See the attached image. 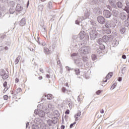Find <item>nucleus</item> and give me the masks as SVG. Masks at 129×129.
Returning a JSON list of instances; mask_svg holds the SVG:
<instances>
[{
  "mask_svg": "<svg viewBox=\"0 0 129 129\" xmlns=\"http://www.w3.org/2000/svg\"><path fill=\"white\" fill-rule=\"evenodd\" d=\"M79 37L78 35H74L73 36V42L72 45L74 48H80V47L82 46L83 43L81 42H78L80 40H82L85 38V32L84 31H81L79 33Z\"/></svg>",
  "mask_w": 129,
  "mask_h": 129,
  "instance_id": "obj_1",
  "label": "nucleus"
},
{
  "mask_svg": "<svg viewBox=\"0 0 129 129\" xmlns=\"http://www.w3.org/2000/svg\"><path fill=\"white\" fill-rule=\"evenodd\" d=\"M83 10L85 11L84 17H80V18H78L77 20L76 21L75 23L76 25H79V23H81L83 20H85L86 19H88L90 16L89 12L86 8H83Z\"/></svg>",
  "mask_w": 129,
  "mask_h": 129,
  "instance_id": "obj_2",
  "label": "nucleus"
},
{
  "mask_svg": "<svg viewBox=\"0 0 129 129\" xmlns=\"http://www.w3.org/2000/svg\"><path fill=\"white\" fill-rule=\"evenodd\" d=\"M89 35L91 40H94L96 39L97 35H98V33L96 32L95 28H92L89 29Z\"/></svg>",
  "mask_w": 129,
  "mask_h": 129,
  "instance_id": "obj_3",
  "label": "nucleus"
},
{
  "mask_svg": "<svg viewBox=\"0 0 129 129\" xmlns=\"http://www.w3.org/2000/svg\"><path fill=\"white\" fill-rule=\"evenodd\" d=\"M89 51H90V48L89 46L81 47L79 50V52L81 53V54H88Z\"/></svg>",
  "mask_w": 129,
  "mask_h": 129,
  "instance_id": "obj_4",
  "label": "nucleus"
},
{
  "mask_svg": "<svg viewBox=\"0 0 129 129\" xmlns=\"http://www.w3.org/2000/svg\"><path fill=\"white\" fill-rule=\"evenodd\" d=\"M105 26L106 28L108 29H113L115 28V23H114L112 21L109 20L108 21H106L105 23Z\"/></svg>",
  "mask_w": 129,
  "mask_h": 129,
  "instance_id": "obj_5",
  "label": "nucleus"
},
{
  "mask_svg": "<svg viewBox=\"0 0 129 129\" xmlns=\"http://www.w3.org/2000/svg\"><path fill=\"white\" fill-rule=\"evenodd\" d=\"M0 76L2 77V79L6 80L9 78V73H7L5 70H2L0 72Z\"/></svg>",
  "mask_w": 129,
  "mask_h": 129,
  "instance_id": "obj_6",
  "label": "nucleus"
},
{
  "mask_svg": "<svg viewBox=\"0 0 129 129\" xmlns=\"http://www.w3.org/2000/svg\"><path fill=\"white\" fill-rule=\"evenodd\" d=\"M96 48L97 49L96 51L97 53L100 54V53H101V51L105 49V46H104V44H101V45H96Z\"/></svg>",
  "mask_w": 129,
  "mask_h": 129,
  "instance_id": "obj_7",
  "label": "nucleus"
},
{
  "mask_svg": "<svg viewBox=\"0 0 129 129\" xmlns=\"http://www.w3.org/2000/svg\"><path fill=\"white\" fill-rule=\"evenodd\" d=\"M103 15L104 17H105V18H107V19H108L109 18H110V17H111L112 14L110 11L107 10H105L103 12Z\"/></svg>",
  "mask_w": 129,
  "mask_h": 129,
  "instance_id": "obj_8",
  "label": "nucleus"
},
{
  "mask_svg": "<svg viewBox=\"0 0 129 129\" xmlns=\"http://www.w3.org/2000/svg\"><path fill=\"white\" fill-rule=\"evenodd\" d=\"M75 63L76 66L79 67V68H82V67H83V63L82 62L81 59L75 60Z\"/></svg>",
  "mask_w": 129,
  "mask_h": 129,
  "instance_id": "obj_9",
  "label": "nucleus"
},
{
  "mask_svg": "<svg viewBox=\"0 0 129 129\" xmlns=\"http://www.w3.org/2000/svg\"><path fill=\"white\" fill-rule=\"evenodd\" d=\"M97 21L99 24L103 25L105 23V19L103 16H100L97 17Z\"/></svg>",
  "mask_w": 129,
  "mask_h": 129,
  "instance_id": "obj_10",
  "label": "nucleus"
},
{
  "mask_svg": "<svg viewBox=\"0 0 129 129\" xmlns=\"http://www.w3.org/2000/svg\"><path fill=\"white\" fill-rule=\"evenodd\" d=\"M94 13L95 14V15H100L101 14H102V11H101V9L98 7L95 8L93 10Z\"/></svg>",
  "mask_w": 129,
  "mask_h": 129,
  "instance_id": "obj_11",
  "label": "nucleus"
},
{
  "mask_svg": "<svg viewBox=\"0 0 129 129\" xmlns=\"http://www.w3.org/2000/svg\"><path fill=\"white\" fill-rule=\"evenodd\" d=\"M102 39L103 42L104 43H108L109 42H110V41H111L110 37L107 35H104V36H103Z\"/></svg>",
  "mask_w": 129,
  "mask_h": 129,
  "instance_id": "obj_12",
  "label": "nucleus"
},
{
  "mask_svg": "<svg viewBox=\"0 0 129 129\" xmlns=\"http://www.w3.org/2000/svg\"><path fill=\"white\" fill-rule=\"evenodd\" d=\"M24 10V8L23 7V5L21 4H17L16 7L15 8V10L16 12H22Z\"/></svg>",
  "mask_w": 129,
  "mask_h": 129,
  "instance_id": "obj_13",
  "label": "nucleus"
},
{
  "mask_svg": "<svg viewBox=\"0 0 129 129\" xmlns=\"http://www.w3.org/2000/svg\"><path fill=\"white\" fill-rule=\"evenodd\" d=\"M124 26L126 27L127 29L129 28V14L127 15V19L124 21Z\"/></svg>",
  "mask_w": 129,
  "mask_h": 129,
  "instance_id": "obj_14",
  "label": "nucleus"
},
{
  "mask_svg": "<svg viewBox=\"0 0 129 129\" xmlns=\"http://www.w3.org/2000/svg\"><path fill=\"white\" fill-rule=\"evenodd\" d=\"M103 32L105 35H109V34H111V29L110 28H106L103 30Z\"/></svg>",
  "mask_w": 129,
  "mask_h": 129,
  "instance_id": "obj_15",
  "label": "nucleus"
},
{
  "mask_svg": "<svg viewBox=\"0 0 129 129\" xmlns=\"http://www.w3.org/2000/svg\"><path fill=\"white\" fill-rule=\"evenodd\" d=\"M112 12V15L114 17H117V16H118V9L117 8L116 9H113Z\"/></svg>",
  "mask_w": 129,
  "mask_h": 129,
  "instance_id": "obj_16",
  "label": "nucleus"
},
{
  "mask_svg": "<svg viewBox=\"0 0 129 129\" xmlns=\"http://www.w3.org/2000/svg\"><path fill=\"white\" fill-rule=\"evenodd\" d=\"M44 53L46 55H50V54L52 53V51H51V50H49L47 47H44Z\"/></svg>",
  "mask_w": 129,
  "mask_h": 129,
  "instance_id": "obj_17",
  "label": "nucleus"
},
{
  "mask_svg": "<svg viewBox=\"0 0 129 129\" xmlns=\"http://www.w3.org/2000/svg\"><path fill=\"white\" fill-rule=\"evenodd\" d=\"M80 115H81V111H78L77 112V113L75 115V121H77L78 120V118L80 117Z\"/></svg>",
  "mask_w": 129,
  "mask_h": 129,
  "instance_id": "obj_18",
  "label": "nucleus"
},
{
  "mask_svg": "<svg viewBox=\"0 0 129 129\" xmlns=\"http://www.w3.org/2000/svg\"><path fill=\"white\" fill-rule=\"evenodd\" d=\"M19 25H20V26H21L22 27H24V26L26 25V18H22L20 21Z\"/></svg>",
  "mask_w": 129,
  "mask_h": 129,
  "instance_id": "obj_19",
  "label": "nucleus"
},
{
  "mask_svg": "<svg viewBox=\"0 0 129 129\" xmlns=\"http://www.w3.org/2000/svg\"><path fill=\"white\" fill-rule=\"evenodd\" d=\"M125 4L127 6H125L124 7V10L126 11V12L127 13V14H129V2H128V1H125Z\"/></svg>",
  "mask_w": 129,
  "mask_h": 129,
  "instance_id": "obj_20",
  "label": "nucleus"
},
{
  "mask_svg": "<svg viewBox=\"0 0 129 129\" xmlns=\"http://www.w3.org/2000/svg\"><path fill=\"white\" fill-rule=\"evenodd\" d=\"M53 115L54 117H59L60 116V113L59 112V111L57 110H55L53 112Z\"/></svg>",
  "mask_w": 129,
  "mask_h": 129,
  "instance_id": "obj_21",
  "label": "nucleus"
},
{
  "mask_svg": "<svg viewBox=\"0 0 129 129\" xmlns=\"http://www.w3.org/2000/svg\"><path fill=\"white\" fill-rule=\"evenodd\" d=\"M9 5L11 7V8H15V7H16V5H17V4L16 3V2L15 1H10Z\"/></svg>",
  "mask_w": 129,
  "mask_h": 129,
  "instance_id": "obj_22",
  "label": "nucleus"
},
{
  "mask_svg": "<svg viewBox=\"0 0 129 129\" xmlns=\"http://www.w3.org/2000/svg\"><path fill=\"white\" fill-rule=\"evenodd\" d=\"M116 7L118 8V9H122V3L120 2H118L116 3Z\"/></svg>",
  "mask_w": 129,
  "mask_h": 129,
  "instance_id": "obj_23",
  "label": "nucleus"
},
{
  "mask_svg": "<svg viewBox=\"0 0 129 129\" xmlns=\"http://www.w3.org/2000/svg\"><path fill=\"white\" fill-rule=\"evenodd\" d=\"M38 115L40 117H44V116H45V112H44L43 110H40Z\"/></svg>",
  "mask_w": 129,
  "mask_h": 129,
  "instance_id": "obj_24",
  "label": "nucleus"
},
{
  "mask_svg": "<svg viewBox=\"0 0 129 129\" xmlns=\"http://www.w3.org/2000/svg\"><path fill=\"white\" fill-rule=\"evenodd\" d=\"M51 121H52V123L54 124H56L58 121V118L56 117H54L52 118Z\"/></svg>",
  "mask_w": 129,
  "mask_h": 129,
  "instance_id": "obj_25",
  "label": "nucleus"
},
{
  "mask_svg": "<svg viewBox=\"0 0 129 129\" xmlns=\"http://www.w3.org/2000/svg\"><path fill=\"white\" fill-rule=\"evenodd\" d=\"M103 42V38H99L97 40V43L99 44V46H101V45H103L102 43Z\"/></svg>",
  "mask_w": 129,
  "mask_h": 129,
  "instance_id": "obj_26",
  "label": "nucleus"
},
{
  "mask_svg": "<svg viewBox=\"0 0 129 129\" xmlns=\"http://www.w3.org/2000/svg\"><path fill=\"white\" fill-rule=\"evenodd\" d=\"M20 59H21V55H18L15 61V65H17V64L20 62Z\"/></svg>",
  "mask_w": 129,
  "mask_h": 129,
  "instance_id": "obj_27",
  "label": "nucleus"
},
{
  "mask_svg": "<svg viewBox=\"0 0 129 129\" xmlns=\"http://www.w3.org/2000/svg\"><path fill=\"white\" fill-rule=\"evenodd\" d=\"M112 77V73H109L106 77V79H110Z\"/></svg>",
  "mask_w": 129,
  "mask_h": 129,
  "instance_id": "obj_28",
  "label": "nucleus"
},
{
  "mask_svg": "<svg viewBox=\"0 0 129 129\" xmlns=\"http://www.w3.org/2000/svg\"><path fill=\"white\" fill-rule=\"evenodd\" d=\"M109 3L110 4L113 8H116V5L115 4H113V1L112 0H109Z\"/></svg>",
  "mask_w": 129,
  "mask_h": 129,
  "instance_id": "obj_29",
  "label": "nucleus"
},
{
  "mask_svg": "<svg viewBox=\"0 0 129 129\" xmlns=\"http://www.w3.org/2000/svg\"><path fill=\"white\" fill-rule=\"evenodd\" d=\"M120 32L121 34H124L125 33V27H121Z\"/></svg>",
  "mask_w": 129,
  "mask_h": 129,
  "instance_id": "obj_30",
  "label": "nucleus"
},
{
  "mask_svg": "<svg viewBox=\"0 0 129 129\" xmlns=\"http://www.w3.org/2000/svg\"><path fill=\"white\" fill-rule=\"evenodd\" d=\"M39 127H40V126H39V125H38L36 124H34L32 125V129H39Z\"/></svg>",
  "mask_w": 129,
  "mask_h": 129,
  "instance_id": "obj_31",
  "label": "nucleus"
},
{
  "mask_svg": "<svg viewBox=\"0 0 129 129\" xmlns=\"http://www.w3.org/2000/svg\"><path fill=\"white\" fill-rule=\"evenodd\" d=\"M74 71L76 75H79V74H80V70L79 69H74Z\"/></svg>",
  "mask_w": 129,
  "mask_h": 129,
  "instance_id": "obj_32",
  "label": "nucleus"
},
{
  "mask_svg": "<svg viewBox=\"0 0 129 129\" xmlns=\"http://www.w3.org/2000/svg\"><path fill=\"white\" fill-rule=\"evenodd\" d=\"M121 19L123 20H125L126 19H127V16L125 14H122L121 15Z\"/></svg>",
  "mask_w": 129,
  "mask_h": 129,
  "instance_id": "obj_33",
  "label": "nucleus"
},
{
  "mask_svg": "<svg viewBox=\"0 0 129 129\" xmlns=\"http://www.w3.org/2000/svg\"><path fill=\"white\" fill-rule=\"evenodd\" d=\"M16 10H15V8H10L9 10V13L10 14H14Z\"/></svg>",
  "mask_w": 129,
  "mask_h": 129,
  "instance_id": "obj_34",
  "label": "nucleus"
},
{
  "mask_svg": "<svg viewBox=\"0 0 129 129\" xmlns=\"http://www.w3.org/2000/svg\"><path fill=\"white\" fill-rule=\"evenodd\" d=\"M47 98L49 100H51V99H52V98H53V95L51 94H48L47 95Z\"/></svg>",
  "mask_w": 129,
  "mask_h": 129,
  "instance_id": "obj_35",
  "label": "nucleus"
},
{
  "mask_svg": "<svg viewBox=\"0 0 129 129\" xmlns=\"http://www.w3.org/2000/svg\"><path fill=\"white\" fill-rule=\"evenodd\" d=\"M118 44H119L118 41H117L116 40H114L113 41L112 45H114V46H117V45H118Z\"/></svg>",
  "mask_w": 129,
  "mask_h": 129,
  "instance_id": "obj_36",
  "label": "nucleus"
},
{
  "mask_svg": "<svg viewBox=\"0 0 129 129\" xmlns=\"http://www.w3.org/2000/svg\"><path fill=\"white\" fill-rule=\"evenodd\" d=\"M47 8H48L49 10H51V9H52V2H48L47 4Z\"/></svg>",
  "mask_w": 129,
  "mask_h": 129,
  "instance_id": "obj_37",
  "label": "nucleus"
},
{
  "mask_svg": "<svg viewBox=\"0 0 129 129\" xmlns=\"http://www.w3.org/2000/svg\"><path fill=\"white\" fill-rule=\"evenodd\" d=\"M91 57L93 61H95V60L97 59V57H96L95 54H92Z\"/></svg>",
  "mask_w": 129,
  "mask_h": 129,
  "instance_id": "obj_38",
  "label": "nucleus"
},
{
  "mask_svg": "<svg viewBox=\"0 0 129 129\" xmlns=\"http://www.w3.org/2000/svg\"><path fill=\"white\" fill-rule=\"evenodd\" d=\"M82 58H83V61L84 62H86L87 61H89V59H88V58H87V57L83 56Z\"/></svg>",
  "mask_w": 129,
  "mask_h": 129,
  "instance_id": "obj_39",
  "label": "nucleus"
},
{
  "mask_svg": "<svg viewBox=\"0 0 129 129\" xmlns=\"http://www.w3.org/2000/svg\"><path fill=\"white\" fill-rule=\"evenodd\" d=\"M47 123L49 126H51L52 125V123H53V122L52 121V120L51 119H48L47 120Z\"/></svg>",
  "mask_w": 129,
  "mask_h": 129,
  "instance_id": "obj_40",
  "label": "nucleus"
},
{
  "mask_svg": "<svg viewBox=\"0 0 129 129\" xmlns=\"http://www.w3.org/2000/svg\"><path fill=\"white\" fill-rule=\"evenodd\" d=\"M73 104V103H72V102L71 101V100L69 101V103H68V105L70 107V108H72V105Z\"/></svg>",
  "mask_w": 129,
  "mask_h": 129,
  "instance_id": "obj_41",
  "label": "nucleus"
},
{
  "mask_svg": "<svg viewBox=\"0 0 129 129\" xmlns=\"http://www.w3.org/2000/svg\"><path fill=\"white\" fill-rule=\"evenodd\" d=\"M66 68L67 70H68V71H69V72H70V71H71H71L74 70V69H72V68H70V67H68V66H67V67H66Z\"/></svg>",
  "mask_w": 129,
  "mask_h": 129,
  "instance_id": "obj_42",
  "label": "nucleus"
},
{
  "mask_svg": "<svg viewBox=\"0 0 129 129\" xmlns=\"http://www.w3.org/2000/svg\"><path fill=\"white\" fill-rule=\"evenodd\" d=\"M126 67H124L122 68V69L121 70V72L122 73V74H124L126 70Z\"/></svg>",
  "mask_w": 129,
  "mask_h": 129,
  "instance_id": "obj_43",
  "label": "nucleus"
},
{
  "mask_svg": "<svg viewBox=\"0 0 129 129\" xmlns=\"http://www.w3.org/2000/svg\"><path fill=\"white\" fill-rule=\"evenodd\" d=\"M84 65L85 66H89V60H88L87 61H85L84 62Z\"/></svg>",
  "mask_w": 129,
  "mask_h": 129,
  "instance_id": "obj_44",
  "label": "nucleus"
},
{
  "mask_svg": "<svg viewBox=\"0 0 129 129\" xmlns=\"http://www.w3.org/2000/svg\"><path fill=\"white\" fill-rule=\"evenodd\" d=\"M77 122L76 121L74 122L73 123H71L70 125V128H72L73 127V125L75 124H76Z\"/></svg>",
  "mask_w": 129,
  "mask_h": 129,
  "instance_id": "obj_45",
  "label": "nucleus"
},
{
  "mask_svg": "<svg viewBox=\"0 0 129 129\" xmlns=\"http://www.w3.org/2000/svg\"><path fill=\"white\" fill-rule=\"evenodd\" d=\"M41 32H42V34H45V33H46V28L42 27Z\"/></svg>",
  "mask_w": 129,
  "mask_h": 129,
  "instance_id": "obj_46",
  "label": "nucleus"
},
{
  "mask_svg": "<svg viewBox=\"0 0 129 129\" xmlns=\"http://www.w3.org/2000/svg\"><path fill=\"white\" fill-rule=\"evenodd\" d=\"M98 2V0H93L92 2V4H93V5H97Z\"/></svg>",
  "mask_w": 129,
  "mask_h": 129,
  "instance_id": "obj_47",
  "label": "nucleus"
},
{
  "mask_svg": "<svg viewBox=\"0 0 129 129\" xmlns=\"http://www.w3.org/2000/svg\"><path fill=\"white\" fill-rule=\"evenodd\" d=\"M21 91H22V89L19 88L18 89H17L16 91V93L17 94H18V93H20V92H21Z\"/></svg>",
  "mask_w": 129,
  "mask_h": 129,
  "instance_id": "obj_48",
  "label": "nucleus"
},
{
  "mask_svg": "<svg viewBox=\"0 0 129 129\" xmlns=\"http://www.w3.org/2000/svg\"><path fill=\"white\" fill-rule=\"evenodd\" d=\"M11 44V40H9L6 43V45H7V46H8V47H10V44Z\"/></svg>",
  "mask_w": 129,
  "mask_h": 129,
  "instance_id": "obj_49",
  "label": "nucleus"
},
{
  "mask_svg": "<svg viewBox=\"0 0 129 129\" xmlns=\"http://www.w3.org/2000/svg\"><path fill=\"white\" fill-rule=\"evenodd\" d=\"M36 42L39 44V45H41V41H40V40L39 39V37H37V39H36Z\"/></svg>",
  "mask_w": 129,
  "mask_h": 129,
  "instance_id": "obj_50",
  "label": "nucleus"
},
{
  "mask_svg": "<svg viewBox=\"0 0 129 129\" xmlns=\"http://www.w3.org/2000/svg\"><path fill=\"white\" fill-rule=\"evenodd\" d=\"M57 63L60 66L61 65V61L60 60V59L59 58H57Z\"/></svg>",
  "mask_w": 129,
  "mask_h": 129,
  "instance_id": "obj_51",
  "label": "nucleus"
},
{
  "mask_svg": "<svg viewBox=\"0 0 129 129\" xmlns=\"http://www.w3.org/2000/svg\"><path fill=\"white\" fill-rule=\"evenodd\" d=\"M43 8H44V6L43 5H40L38 6V9H39L40 11H43Z\"/></svg>",
  "mask_w": 129,
  "mask_h": 129,
  "instance_id": "obj_52",
  "label": "nucleus"
},
{
  "mask_svg": "<svg viewBox=\"0 0 129 129\" xmlns=\"http://www.w3.org/2000/svg\"><path fill=\"white\" fill-rule=\"evenodd\" d=\"M116 83H114L112 86H111V88H112V89H114V88H115V87H116Z\"/></svg>",
  "mask_w": 129,
  "mask_h": 129,
  "instance_id": "obj_53",
  "label": "nucleus"
},
{
  "mask_svg": "<svg viewBox=\"0 0 129 129\" xmlns=\"http://www.w3.org/2000/svg\"><path fill=\"white\" fill-rule=\"evenodd\" d=\"M78 54V53H73L71 54V57H75V56H77Z\"/></svg>",
  "mask_w": 129,
  "mask_h": 129,
  "instance_id": "obj_54",
  "label": "nucleus"
},
{
  "mask_svg": "<svg viewBox=\"0 0 129 129\" xmlns=\"http://www.w3.org/2000/svg\"><path fill=\"white\" fill-rule=\"evenodd\" d=\"M4 87H7L8 86V82L7 81H5L3 84Z\"/></svg>",
  "mask_w": 129,
  "mask_h": 129,
  "instance_id": "obj_55",
  "label": "nucleus"
},
{
  "mask_svg": "<svg viewBox=\"0 0 129 129\" xmlns=\"http://www.w3.org/2000/svg\"><path fill=\"white\" fill-rule=\"evenodd\" d=\"M1 38L2 39H5V38H7V35L6 34H3L1 36Z\"/></svg>",
  "mask_w": 129,
  "mask_h": 129,
  "instance_id": "obj_56",
  "label": "nucleus"
},
{
  "mask_svg": "<svg viewBox=\"0 0 129 129\" xmlns=\"http://www.w3.org/2000/svg\"><path fill=\"white\" fill-rule=\"evenodd\" d=\"M9 99V97L8 96V95H5L4 96V99H5V100H8V99Z\"/></svg>",
  "mask_w": 129,
  "mask_h": 129,
  "instance_id": "obj_57",
  "label": "nucleus"
},
{
  "mask_svg": "<svg viewBox=\"0 0 129 129\" xmlns=\"http://www.w3.org/2000/svg\"><path fill=\"white\" fill-rule=\"evenodd\" d=\"M4 17H5V14L0 11V18H3Z\"/></svg>",
  "mask_w": 129,
  "mask_h": 129,
  "instance_id": "obj_58",
  "label": "nucleus"
},
{
  "mask_svg": "<svg viewBox=\"0 0 129 129\" xmlns=\"http://www.w3.org/2000/svg\"><path fill=\"white\" fill-rule=\"evenodd\" d=\"M100 93H101V90H99L96 92V94H97V95H99V94H100Z\"/></svg>",
  "mask_w": 129,
  "mask_h": 129,
  "instance_id": "obj_59",
  "label": "nucleus"
},
{
  "mask_svg": "<svg viewBox=\"0 0 129 129\" xmlns=\"http://www.w3.org/2000/svg\"><path fill=\"white\" fill-rule=\"evenodd\" d=\"M39 112H40V111L38 110H34V113H35V114H39Z\"/></svg>",
  "mask_w": 129,
  "mask_h": 129,
  "instance_id": "obj_60",
  "label": "nucleus"
},
{
  "mask_svg": "<svg viewBox=\"0 0 129 129\" xmlns=\"http://www.w3.org/2000/svg\"><path fill=\"white\" fill-rule=\"evenodd\" d=\"M65 113L66 114H69V113H70V111L69 109H68L66 111Z\"/></svg>",
  "mask_w": 129,
  "mask_h": 129,
  "instance_id": "obj_61",
  "label": "nucleus"
},
{
  "mask_svg": "<svg viewBox=\"0 0 129 129\" xmlns=\"http://www.w3.org/2000/svg\"><path fill=\"white\" fill-rule=\"evenodd\" d=\"M107 9H108L110 11H112V8L110 7V6H107Z\"/></svg>",
  "mask_w": 129,
  "mask_h": 129,
  "instance_id": "obj_62",
  "label": "nucleus"
},
{
  "mask_svg": "<svg viewBox=\"0 0 129 129\" xmlns=\"http://www.w3.org/2000/svg\"><path fill=\"white\" fill-rule=\"evenodd\" d=\"M61 90L64 93L65 91H66V88L65 87H63Z\"/></svg>",
  "mask_w": 129,
  "mask_h": 129,
  "instance_id": "obj_63",
  "label": "nucleus"
},
{
  "mask_svg": "<svg viewBox=\"0 0 129 129\" xmlns=\"http://www.w3.org/2000/svg\"><path fill=\"white\" fill-rule=\"evenodd\" d=\"M40 43H41V46H45V45H46V43L44 42H41Z\"/></svg>",
  "mask_w": 129,
  "mask_h": 129,
  "instance_id": "obj_64",
  "label": "nucleus"
}]
</instances>
